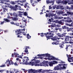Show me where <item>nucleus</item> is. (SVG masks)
I'll return each mask as SVG.
<instances>
[{"label":"nucleus","mask_w":73,"mask_h":73,"mask_svg":"<svg viewBox=\"0 0 73 73\" xmlns=\"http://www.w3.org/2000/svg\"><path fill=\"white\" fill-rule=\"evenodd\" d=\"M52 44L53 45H54V44H55V45H58V41L57 40H55L53 42H52Z\"/></svg>","instance_id":"nucleus-15"},{"label":"nucleus","mask_w":73,"mask_h":73,"mask_svg":"<svg viewBox=\"0 0 73 73\" xmlns=\"http://www.w3.org/2000/svg\"><path fill=\"white\" fill-rule=\"evenodd\" d=\"M68 46H69L68 44H67L66 48H65L66 51H68Z\"/></svg>","instance_id":"nucleus-33"},{"label":"nucleus","mask_w":73,"mask_h":73,"mask_svg":"<svg viewBox=\"0 0 73 73\" xmlns=\"http://www.w3.org/2000/svg\"><path fill=\"white\" fill-rule=\"evenodd\" d=\"M54 32L53 31H50L44 34L45 36H46V38H47V40H48V39L49 40V39H51L52 40L56 41L58 40H58L60 39V38H58L57 36H55L54 37H53L54 35Z\"/></svg>","instance_id":"nucleus-2"},{"label":"nucleus","mask_w":73,"mask_h":73,"mask_svg":"<svg viewBox=\"0 0 73 73\" xmlns=\"http://www.w3.org/2000/svg\"><path fill=\"white\" fill-rule=\"evenodd\" d=\"M4 23H5V21H1V24L2 25V24H4Z\"/></svg>","instance_id":"nucleus-48"},{"label":"nucleus","mask_w":73,"mask_h":73,"mask_svg":"<svg viewBox=\"0 0 73 73\" xmlns=\"http://www.w3.org/2000/svg\"><path fill=\"white\" fill-rule=\"evenodd\" d=\"M40 36H41L42 37H43L44 36V33H42L40 34Z\"/></svg>","instance_id":"nucleus-34"},{"label":"nucleus","mask_w":73,"mask_h":73,"mask_svg":"<svg viewBox=\"0 0 73 73\" xmlns=\"http://www.w3.org/2000/svg\"><path fill=\"white\" fill-rule=\"evenodd\" d=\"M15 57H19V54H16Z\"/></svg>","instance_id":"nucleus-56"},{"label":"nucleus","mask_w":73,"mask_h":73,"mask_svg":"<svg viewBox=\"0 0 73 73\" xmlns=\"http://www.w3.org/2000/svg\"><path fill=\"white\" fill-rule=\"evenodd\" d=\"M23 21L24 22H25V26H27L26 24H27V20H23Z\"/></svg>","instance_id":"nucleus-39"},{"label":"nucleus","mask_w":73,"mask_h":73,"mask_svg":"<svg viewBox=\"0 0 73 73\" xmlns=\"http://www.w3.org/2000/svg\"><path fill=\"white\" fill-rule=\"evenodd\" d=\"M62 3H63L64 4H67L68 1H62Z\"/></svg>","instance_id":"nucleus-29"},{"label":"nucleus","mask_w":73,"mask_h":73,"mask_svg":"<svg viewBox=\"0 0 73 73\" xmlns=\"http://www.w3.org/2000/svg\"><path fill=\"white\" fill-rule=\"evenodd\" d=\"M5 64H2L1 66H0V67H1V68L5 67Z\"/></svg>","instance_id":"nucleus-37"},{"label":"nucleus","mask_w":73,"mask_h":73,"mask_svg":"<svg viewBox=\"0 0 73 73\" xmlns=\"http://www.w3.org/2000/svg\"><path fill=\"white\" fill-rule=\"evenodd\" d=\"M67 13L68 15H72V14L73 13H71L69 11L67 12Z\"/></svg>","instance_id":"nucleus-26"},{"label":"nucleus","mask_w":73,"mask_h":73,"mask_svg":"<svg viewBox=\"0 0 73 73\" xmlns=\"http://www.w3.org/2000/svg\"><path fill=\"white\" fill-rule=\"evenodd\" d=\"M49 62H48V61H46L45 63H44V62H42V63H41L40 64V66H42L43 65H44L45 66H49V65L48 64H49V63H48Z\"/></svg>","instance_id":"nucleus-8"},{"label":"nucleus","mask_w":73,"mask_h":73,"mask_svg":"<svg viewBox=\"0 0 73 73\" xmlns=\"http://www.w3.org/2000/svg\"><path fill=\"white\" fill-rule=\"evenodd\" d=\"M51 20H53L54 19H58V17L57 16H55L53 18H51Z\"/></svg>","instance_id":"nucleus-23"},{"label":"nucleus","mask_w":73,"mask_h":73,"mask_svg":"<svg viewBox=\"0 0 73 73\" xmlns=\"http://www.w3.org/2000/svg\"><path fill=\"white\" fill-rule=\"evenodd\" d=\"M22 1H20L21 3H24V2H25L26 1V0H21Z\"/></svg>","instance_id":"nucleus-41"},{"label":"nucleus","mask_w":73,"mask_h":73,"mask_svg":"<svg viewBox=\"0 0 73 73\" xmlns=\"http://www.w3.org/2000/svg\"><path fill=\"white\" fill-rule=\"evenodd\" d=\"M23 25H19V27L21 28H23Z\"/></svg>","instance_id":"nucleus-46"},{"label":"nucleus","mask_w":73,"mask_h":73,"mask_svg":"<svg viewBox=\"0 0 73 73\" xmlns=\"http://www.w3.org/2000/svg\"><path fill=\"white\" fill-rule=\"evenodd\" d=\"M29 58L27 56L24 57V59H23V62H21V59L19 58V61L20 64H24L25 65H32V66H38L39 64L38 63L40 62V60H34V62H30L29 63L28 62V60H29Z\"/></svg>","instance_id":"nucleus-1"},{"label":"nucleus","mask_w":73,"mask_h":73,"mask_svg":"<svg viewBox=\"0 0 73 73\" xmlns=\"http://www.w3.org/2000/svg\"><path fill=\"white\" fill-rule=\"evenodd\" d=\"M4 20L5 21H6V22H7V23H9V22H10V20H8L7 19H4Z\"/></svg>","instance_id":"nucleus-25"},{"label":"nucleus","mask_w":73,"mask_h":73,"mask_svg":"<svg viewBox=\"0 0 73 73\" xmlns=\"http://www.w3.org/2000/svg\"><path fill=\"white\" fill-rule=\"evenodd\" d=\"M49 16H48V17H50V16L51 17H53L54 16V15L53 14V13H49Z\"/></svg>","instance_id":"nucleus-17"},{"label":"nucleus","mask_w":73,"mask_h":73,"mask_svg":"<svg viewBox=\"0 0 73 73\" xmlns=\"http://www.w3.org/2000/svg\"><path fill=\"white\" fill-rule=\"evenodd\" d=\"M5 63H6V64H7V65L8 66H9V65H11V62L10 61H9V60L8 61H7Z\"/></svg>","instance_id":"nucleus-16"},{"label":"nucleus","mask_w":73,"mask_h":73,"mask_svg":"<svg viewBox=\"0 0 73 73\" xmlns=\"http://www.w3.org/2000/svg\"><path fill=\"white\" fill-rule=\"evenodd\" d=\"M52 62H53V64H57L58 63V62L56 61H53Z\"/></svg>","instance_id":"nucleus-32"},{"label":"nucleus","mask_w":73,"mask_h":73,"mask_svg":"<svg viewBox=\"0 0 73 73\" xmlns=\"http://www.w3.org/2000/svg\"><path fill=\"white\" fill-rule=\"evenodd\" d=\"M18 6L17 5H15V6L10 5L9 8H11V9H12L13 11H16L17 9V8Z\"/></svg>","instance_id":"nucleus-6"},{"label":"nucleus","mask_w":73,"mask_h":73,"mask_svg":"<svg viewBox=\"0 0 73 73\" xmlns=\"http://www.w3.org/2000/svg\"><path fill=\"white\" fill-rule=\"evenodd\" d=\"M27 7H28L27 8V9H26L27 11H29V9L30 8V7L29 6H27Z\"/></svg>","instance_id":"nucleus-42"},{"label":"nucleus","mask_w":73,"mask_h":73,"mask_svg":"<svg viewBox=\"0 0 73 73\" xmlns=\"http://www.w3.org/2000/svg\"><path fill=\"white\" fill-rule=\"evenodd\" d=\"M14 65H15L17 66V63H16V62H15V63H14Z\"/></svg>","instance_id":"nucleus-63"},{"label":"nucleus","mask_w":73,"mask_h":73,"mask_svg":"<svg viewBox=\"0 0 73 73\" xmlns=\"http://www.w3.org/2000/svg\"><path fill=\"white\" fill-rule=\"evenodd\" d=\"M37 56L38 57L40 56V57L41 56V54H38V55H37Z\"/></svg>","instance_id":"nucleus-64"},{"label":"nucleus","mask_w":73,"mask_h":73,"mask_svg":"<svg viewBox=\"0 0 73 73\" xmlns=\"http://www.w3.org/2000/svg\"><path fill=\"white\" fill-rule=\"evenodd\" d=\"M59 27H61V25H55V29L56 30H58L59 29Z\"/></svg>","instance_id":"nucleus-13"},{"label":"nucleus","mask_w":73,"mask_h":73,"mask_svg":"<svg viewBox=\"0 0 73 73\" xmlns=\"http://www.w3.org/2000/svg\"><path fill=\"white\" fill-rule=\"evenodd\" d=\"M59 46L61 48H64V44H63L62 43H61V44H59Z\"/></svg>","instance_id":"nucleus-20"},{"label":"nucleus","mask_w":73,"mask_h":73,"mask_svg":"<svg viewBox=\"0 0 73 73\" xmlns=\"http://www.w3.org/2000/svg\"><path fill=\"white\" fill-rule=\"evenodd\" d=\"M67 27L66 26H64L62 27V29H66Z\"/></svg>","instance_id":"nucleus-30"},{"label":"nucleus","mask_w":73,"mask_h":73,"mask_svg":"<svg viewBox=\"0 0 73 73\" xmlns=\"http://www.w3.org/2000/svg\"><path fill=\"white\" fill-rule=\"evenodd\" d=\"M41 70H42V69H39L38 70V72H41Z\"/></svg>","instance_id":"nucleus-54"},{"label":"nucleus","mask_w":73,"mask_h":73,"mask_svg":"<svg viewBox=\"0 0 73 73\" xmlns=\"http://www.w3.org/2000/svg\"><path fill=\"white\" fill-rule=\"evenodd\" d=\"M48 63L50 66H53V64L52 62H48Z\"/></svg>","instance_id":"nucleus-21"},{"label":"nucleus","mask_w":73,"mask_h":73,"mask_svg":"<svg viewBox=\"0 0 73 73\" xmlns=\"http://www.w3.org/2000/svg\"><path fill=\"white\" fill-rule=\"evenodd\" d=\"M52 7H51V6H49V9H52Z\"/></svg>","instance_id":"nucleus-59"},{"label":"nucleus","mask_w":73,"mask_h":73,"mask_svg":"<svg viewBox=\"0 0 73 73\" xmlns=\"http://www.w3.org/2000/svg\"><path fill=\"white\" fill-rule=\"evenodd\" d=\"M26 53V54H28L29 53L28 52V48H27L26 47L25 48V50L24 51Z\"/></svg>","instance_id":"nucleus-22"},{"label":"nucleus","mask_w":73,"mask_h":73,"mask_svg":"<svg viewBox=\"0 0 73 73\" xmlns=\"http://www.w3.org/2000/svg\"><path fill=\"white\" fill-rule=\"evenodd\" d=\"M46 3L47 4H48L50 3V1L49 0H47L46 1Z\"/></svg>","instance_id":"nucleus-45"},{"label":"nucleus","mask_w":73,"mask_h":73,"mask_svg":"<svg viewBox=\"0 0 73 73\" xmlns=\"http://www.w3.org/2000/svg\"><path fill=\"white\" fill-rule=\"evenodd\" d=\"M24 16H27V13L26 12L24 13Z\"/></svg>","instance_id":"nucleus-51"},{"label":"nucleus","mask_w":73,"mask_h":73,"mask_svg":"<svg viewBox=\"0 0 73 73\" xmlns=\"http://www.w3.org/2000/svg\"><path fill=\"white\" fill-rule=\"evenodd\" d=\"M3 9L4 10V12H5V11H7V9H6L5 8H3Z\"/></svg>","instance_id":"nucleus-40"},{"label":"nucleus","mask_w":73,"mask_h":73,"mask_svg":"<svg viewBox=\"0 0 73 73\" xmlns=\"http://www.w3.org/2000/svg\"><path fill=\"white\" fill-rule=\"evenodd\" d=\"M11 24H13L14 25H15V23H14V22H11Z\"/></svg>","instance_id":"nucleus-58"},{"label":"nucleus","mask_w":73,"mask_h":73,"mask_svg":"<svg viewBox=\"0 0 73 73\" xmlns=\"http://www.w3.org/2000/svg\"><path fill=\"white\" fill-rule=\"evenodd\" d=\"M15 24V25H16V26H19V23H16Z\"/></svg>","instance_id":"nucleus-53"},{"label":"nucleus","mask_w":73,"mask_h":73,"mask_svg":"<svg viewBox=\"0 0 73 73\" xmlns=\"http://www.w3.org/2000/svg\"><path fill=\"white\" fill-rule=\"evenodd\" d=\"M58 23H59V24H62V22L61 21H58Z\"/></svg>","instance_id":"nucleus-50"},{"label":"nucleus","mask_w":73,"mask_h":73,"mask_svg":"<svg viewBox=\"0 0 73 73\" xmlns=\"http://www.w3.org/2000/svg\"><path fill=\"white\" fill-rule=\"evenodd\" d=\"M12 19H13V20L14 21H16V20H17L18 19L16 17H14V18H13V17H12Z\"/></svg>","instance_id":"nucleus-31"},{"label":"nucleus","mask_w":73,"mask_h":73,"mask_svg":"<svg viewBox=\"0 0 73 73\" xmlns=\"http://www.w3.org/2000/svg\"><path fill=\"white\" fill-rule=\"evenodd\" d=\"M41 56H43V57H46V54H41Z\"/></svg>","instance_id":"nucleus-38"},{"label":"nucleus","mask_w":73,"mask_h":73,"mask_svg":"<svg viewBox=\"0 0 73 73\" xmlns=\"http://www.w3.org/2000/svg\"><path fill=\"white\" fill-rule=\"evenodd\" d=\"M68 42H67V40H66V39H65L64 41H63L62 42V43L63 44H68Z\"/></svg>","instance_id":"nucleus-19"},{"label":"nucleus","mask_w":73,"mask_h":73,"mask_svg":"<svg viewBox=\"0 0 73 73\" xmlns=\"http://www.w3.org/2000/svg\"><path fill=\"white\" fill-rule=\"evenodd\" d=\"M15 33L16 35H17H17H19V30L17 29L15 30Z\"/></svg>","instance_id":"nucleus-27"},{"label":"nucleus","mask_w":73,"mask_h":73,"mask_svg":"<svg viewBox=\"0 0 73 73\" xmlns=\"http://www.w3.org/2000/svg\"><path fill=\"white\" fill-rule=\"evenodd\" d=\"M50 54H46V57H50Z\"/></svg>","instance_id":"nucleus-35"},{"label":"nucleus","mask_w":73,"mask_h":73,"mask_svg":"<svg viewBox=\"0 0 73 73\" xmlns=\"http://www.w3.org/2000/svg\"><path fill=\"white\" fill-rule=\"evenodd\" d=\"M28 72L29 73H36L37 72V71H35V70L31 69L28 70Z\"/></svg>","instance_id":"nucleus-10"},{"label":"nucleus","mask_w":73,"mask_h":73,"mask_svg":"<svg viewBox=\"0 0 73 73\" xmlns=\"http://www.w3.org/2000/svg\"><path fill=\"white\" fill-rule=\"evenodd\" d=\"M48 14L46 13V17H48Z\"/></svg>","instance_id":"nucleus-60"},{"label":"nucleus","mask_w":73,"mask_h":73,"mask_svg":"<svg viewBox=\"0 0 73 73\" xmlns=\"http://www.w3.org/2000/svg\"><path fill=\"white\" fill-rule=\"evenodd\" d=\"M68 61L69 62H72V61L70 60H71L73 59V57H70L68 56Z\"/></svg>","instance_id":"nucleus-18"},{"label":"nucleus","mask_w":73,"mask_h":73,"mask_svg":"<svg viewBox=\"0 0 73 73\" xmlns=\"http://www.w3.org/2000/svg\"><path fill=\"white\" fill-rule=\"evenodd\" d=\"M60 65L57 66H56L54 68V69L55 70H61L60 69Z\"/></svg>","instance_id":"nucleus-11"},{"label":"nucleus","mask_w":73,"mask_h":73,"mask_svg":"<svg viewBox=\"0 0 73 73\" xmlns=\"http://www.w3.org/2000/svg\"><path fill=\"white\" fill-rule=\"evenodd\" d=\"M59 31L60 32H62V28H59Z\"/></svg>","instance_id":"nucleus-49"},{"label":"nucleus","mask_w":73,"mask_h":73,"mask_svg":"<svg viewBox=\"0 0 73 73\" xmlns=\"http://www.w3.org/2000/svg\"><path fill=\"white\" fill-rule=\"evenodd\" d=\"M19 11H19V16H20V17H22V15H23L22 13H23V12L21 11H22L23 10V9H21V7H21V6H23V3H19Z\"/></svg>","instance_id":"nucleus-3"},{"label":"nucleus","mask_w":73,"mask_h":73,"mask_svg":"<svg viewBox=\"0 0 73 73\" xmlns=\"http://www.w3.org/2000/svg\"><path fill=\"white\" fill-rule=\"evenodd\" d=\"M57 2H58L57 3L58 4H60V3H61V1H58Z\"/></svg>","instance_id":"nucleus-62"},{"label":"nucleus","mask_w":73,"mask_h":73,"mask_svg":"<svg viewBox=\"0 0 73 73\" xmlns=\"http://www.w3.org/2000/svg\"><path fill=\"white\" fill-rule=\"evenodd\" d=\"M19 38H23V36L21 35L23 34V35L24 36H26V34L24 32H23V30L20 29H19Z\"/></svg>","instance_id":"nucleus-4"},{"label":"nucleus","mask_w":73,"mask_h":73,"mask_svg":"<svg viewBox=\"0 0 73 73\" xmlns=\"http://www.w3.org/2000/svg\"><path fill=\"white\" fill-rule=\"evenodd\" d=\"M14 71L15 72V73H17V72H19V70H17V69H15L14 70Z\"/></svg>","instance_id":"nucleus-44"},{"label":"nucleus","mask_w":73,"mask_h":73,"mask_svg":"<svg viewBox=\"0 0 73 73\" xmlns=\"http://www.w3.org/2000/svg\"><path fill=\"white\" fill-rule=\"evenodd\" d=\"M64 19H67L65 21L66 22H67L68 23H71V22H72V21L71 20V18H70V17L69 16H68L66 17H64Z\"/></svg>","instance_id":"nucleus-7"},{"label":"nucleus","mask_w":73,"mask_h":73,"mask_svg":"<svg viewBox=\"0 0 73 73\" xmlns=\"http://www.w3.org/2000/svg\"><path fill=\"white\" fill-rule=\"evenodd\" d=\"M11 4H13V5H14L15 4H16V3H15V2H14V1H11Z\"/></svg>","instance_id":"nucleus-43"},{"label":"nucleus","mask_w":73,"mask_h":73,"mask_svg":"<svg viewBox=\"0 0 73 73\" xmlns=\"http://www.w3.org/2000/svg\"><path fill=\"white\" fill-rule=\"evenodd\" d=\"M58 65L60 66V70H63V69H66V67L64 66H63V67H61V66H62V64H59Z\"/></svg>","instance_id":"nucleus-12"},{"label":"nucleus","mask_w":73,"mask_h":73,"mask_svg":"<svg viewBox=\"0 0 73 73\" xmlns=\"http://www.w3.org/2000/svg\"><path fill=\"white\" fill-rule=\"evenodd\" d=\"M67 25H68V26H69L70 27H72V25L71 24H66Z\"/></svg>","instance_id":"nucleus-52"},{"label":"nucleus","mask_w":73,"mask_h":73,"mask_svg":"<svg viewBox=\"0 0 73 73\" xmlns=\"http://www.w3.org/2000/svg\"><path fill=\"white\" fill-rule=\"evenodd\" d=\"M27 39H30L31 38V36L29 35V34H27Z\"/></svg>","instance_id":"nucleus-28"},{"label":"nucleus","mask_w":73,"mask_h":73,"mask_svg":"<svg viewBox=\"0 0 73 73\" xmlns=\"http://www.w3.org/2000/svg\"><path fill=\"white\" fill-rule=\"evenodd\" d=\"M67 14H63L62 15V16H67Z\"/></svg>","instance_id":"nucleus-57"},{"label":"nucleus","mask_w":73,"mask_h":73,"mask_svg":"<svg viewBox=\"0 0 73 73\" xmlns=\"http://www.w3.org/2000/svg\"><path fill=\"white\" fill-rule=\"evenodd\" d=\"M57 35H58V37H65V36L66 35L65 33H64L62 34L58 33Z\"/></svg>","instance_id":"nucleus-9"},{"label":"nucleus","mask_w":73,"mask_h":73,"mask_svg":"<svg viewBox=\"0 0 73 73\" xmlns=\"http://www.w3.org/2000/svg\"><path fill=\"white\" fill-rule=\"evenodd\" d=\"M16 55V53L15 52H14V54H12V57H14V55Z\"/></svg>","instance_id":"nucleus-47"},{"label":"nucleus","mask_w":73,"mask_h":73,"mask_svg":"<svg viewBox=\"0 0 73 73\" xmlns=\"http://www.w3.org/2000/svg\"><path fill=\"white\" fill-rule=\"evenodd\" d=\"M23 54H24V53H23V52H22V55H19V59H20V58H21V59H22V58H22V57L23 56Z\"/></svg>","instance_id":"nucleus-24"},{"label":"nucleus","mask_w":73,"mask_h":73,"mask_svg":"<svg viewBox=\"0 0 73 73\" xmlns=\"http://www.w3.org/2000/svg\"><path fill=\"white\" fill-rule=\"evenodd\" d=\"M66 29H67L68 32H69L70 31V29L68 27H67Z\"/></svg>","instance_id":"nucleus-36"},{"label":"nucleus","mask_w":73,"mask_h":73,"mask_svg":"<svg viewBox=\"0 0 73 73\" xmlns=\"http://www.w3.org/2000/svg\"><path fill=\"white\" fill-rule=\"evenodd\" d=\"M25 5L24 6V7L25 8H27V4H25Z\"/></svg>","instance_id":"nucleus-55"},{"label":"nucleus","mask_w":73,"mask_h":73,"mask_svg":"<svg viewBox=\"0 0 73 73\" xmlns=\"http://www.w3.org/2000/svg\"><path fill=\"white\" fill-rule=\"evenodd\" d=\"M50 57H51V58H50L49 57L48 58V60H54V58L55 57L53 56H51Z\"/></svg>","instance_id":"nucleus-14"},{"label":"nucleus","mask_w":73,"mask_h":73,"mask_svg":"<svg viewBox=\"0 0 73 73\" xmlns=\"http://www.w3.org/2000/svg\"><path fill=\"white\" fill-rule=\"evenodd\" d=\"M37 2L35 0H31V3L32 4V6L35 7L37 4L38 2H40L41 0H37Z\"/></svg>","instance_id":"nucleus-5"},{"label":"nucleus","mask_w":73,"mask_h":73,"mask_svg":"<svg viewBox=\"0 0 73 73\" xmlns=\"http://www.w3.org/2000/svg\"><path fill=\"white\" fill-rule=\"evenodd\" d=\"M59 60L58 59V58H56L55 57L54 60Z\"/></svg>","instance_id":"nucleus-61"}]
</instances>
